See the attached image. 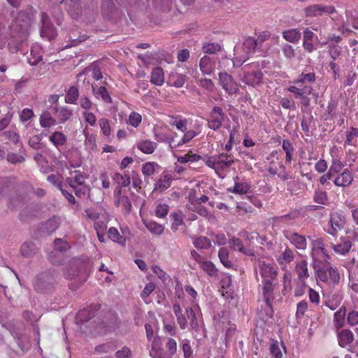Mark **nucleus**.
I'll return each mask as SVG.
<instances>
[{"label": "nucleus", "mask_w": 358, "mask_h": 358, "mask_svg": "<svg viewBox=\"0 0 358 358\" xmlns=\"http://www.w3.org/2000/svg\"><path fill=\"white\" fill-rule=\"evenodd\" d=\"M55 271L48 270L38 274L33 281L34 289L38 293H48L54 288L56 278Z\"/></svg>", "instance_id": "nucleus-4"}, {"label": "nucleus", "mask_w": 358, "mask_h": 358, "mask_svg": "<svg viewBox=\"0 0 358 358\" xmlns=\"http://www.w3.org/2000/svg\"><path fill=\"white\" fill-rule=\"evenodd\" d=\"M193 244L197 249H208L211 247V241L206 236H201L194 240Z\"/></svg>", "instance_id": "nucleus-55"}, {"label": "nucleus", "mask_w": 358, "mask_h": 358, "mask_svg": "<svg viewBox=\"0 0 358 358\" xmlns=\"http://www.w3.org/2000/svg\"><path fill=\"white\" fill-rule=\"evenodd\" d=\"M313 201L320 205H327L328 196L327 193L320 189H315L313 194Z\"/></svg>", "instance_id": "nucleus-54"}, {"label": "nucleus", "mask_w": 358, "mask_h": 358, "mask_svg": "<svg viewBox=\"0 0 358 358\" xmlns=\"http://www.w3.org/2000/svg\"><path fill=\"white\" fill-rule=\"evenodd\" d=\"M274 281L275 280H262V284L260 285L264 301L270 308H272L273 302L275 299L274 289L275 284Z\"/></svg>", "instance_id": "nucleus-13"}, {"label": "nucleus", "mask_w": 358, "mask_h": 358, "mask_svg": "<svg viewBox=\"0 0 358 358\" xmlns=\"http://www.w3.org/2000/svg\"><path fill=\"white\" fill-rule=\"evenodd\" d=\"M136 148L146 155L152 154L157 148V143L148 139L140 140Z\"/></svg>", "instance_id": "nucleus-31"}, {"label": "nucleus", "mask_w": 358, "mask_h": 358, "mask_svg": "<svg viewBox=\"0 0 358 358\" xmlns=\"http://www.w3.org/2000/svg\"><path fill=\"white\" fill-rule=\"evenodd\" d=\"M315 34L308 28H306L303 32V44L304 50L310 54L317 48V43L315 41Z\"/></svg>", "instance_id": "nucleus-19"}, {"label": "nucleus", "mask_w": 358, "mask_h": 358, "mask_svg": "<svg viewBox=\"0 0 358 358\" xmlns=\"http://www.w3.org/2000/svg\"><path fill=\"white\" fill-rule=\"evenodd\" d=\"M229 244L234 250L238 251L248 256H255V251L250 248L244 247L243 241L238 238L233 237L231 238Z\"/></svg>", "instance_id": "nucleus-27"}, {"label": "nucleus", "mask_w": 358, "mask_h": 358, "mask_svg": "<svg viewBox=\"0 0 358 358\" xmlns=\"http://www.w3.org/2000/svg\"><path fill=\"white\" fill-rule=\"evenodd\" d=\"M69 176L66 178L67 184L73 189L78 197L85 195L90 190L85 183L86 176L80 170L70 169Z\"/></svg>", "instance_id": "nucleus-7"}, {"label": "nucleus", "mask_w": 358, "mask_h": 358, "mask_svg": "<svg viewBox=\"0 0 358 358\" xmlns=\"http://www.w3.org/2000/svg\"><path fill=\"white\" fill-rule=\"evenodd\" d=\"M84 122L91 127H94L96 124L97 118L95 114L90 110H84L82 113Z\"/></svg>", "instance_id": "nucleus-61"}, {"label": "nucleus", "mask_w": 358, "mask_h": 358, "mask_svg": "<svg viewBox=\"0 0 358 358\" xmlns=\"http://www.w3.org/2000/svg\"><path fill=\"white\" fill-rule=\"evenodd\" d=\"M87 36L86 35L76 36V33L75 31L71 32L69 36H66V38H68L66 41V44L63 45V49L70 48L73 46H76L79 45L80 43L86 41Z\"/></svg>", "instance_id": "nucleus-38"}, {"label": "nucleus", "mask_w": 358, "mask_h": 358, "mask_svg": "<svg viewBox=\"0 0 358 358\" xmlns=\"http://www.w3.org/2000/svg\"><path fill=\"white\" fill-rule=\"evenodd\" d=\"M258 267L262 280H276L278 271L273 264L267 263L265 261H259Z\"/></svg>", "instance_id": "nucleus-16"}, {"label": "nucleus", "mask_w": 358, "mask_h": 358, "mask_svg": "<svg viewBox=\"0 0 358 358\" xmlns=\"http://www.w3.org/2000/svg\"><path fill=\"white\" fill-rule=\"evenodd\" d=\"M142 122V116L139 113L136 111H132L129 115L128 119L126 121V123L128 125L133 127L134 128H137L139 127Z\"/></svg>", "instance_id": "nucleus-52"}, {"label": "nucleus", "mask_w": 358, "mask_h": 358, "mask_svg": "<svg viewBox=\"0 0 358 358\" xmlns=\"http://www.w3.org/2000/svg\"><path fill=\"white\" fill-rule=\"evenodd\" d=\"M173 310L181 329H185L187 327V321L189 320L191 328L197 331L199 323L195 313L192 308H187L185 312H183L180 306L175 303L173 306Z\"/></svg>", "instance_id": "nucleus-5"}, {"label": "nucleus", "mask_w": 358, "mask_h": 358, "mask_svg": "<svg viewBox=\"0 0 358 358\" xmlns=\"http://www.w3.org/2000/svg\"><path fill=\"white\" fill-rule=\"evenodd\" d=\"M354 178L352 172L348 169H345L343 172L336 175L334 180V184L336 187H347L353 182Z\"/></svg>", "instance_id": "nucleus-21"}, {"label": "nucleus", "mask_w": 358, "mask_h": 358, "mask_svg": "<svg viewBox=\"0 0 358 358\" xmlns=\"http://www.w3.org/2000/svg\"><path fill=\"white\" fill-rule=\"evenodd\" d=\"M284 235L286 239L294 245L296 249L299 250H305L306 249L307 241L304 236L291 231H285Z\"/></svg>", "instance_id": "nucleus-18"}, {"label": "nucleus", "mask_w": 358, "mask_h": 358, "mask_svg": "<svg viewBox=\"0 0 358 358\" xmlns=\"http://www.w3.org/2000/svg\"><path fill=\"white\" fill-rule=\"evenodd\" d=\"M346 315V308L345 306H342L337 310L334 315V325L339 329L344 326L345 320Z\"/></svg>", "instance_id": "nucleus-42"}, {"label": "nucleus", "mask_w": 358, "mask_h": 358, "mask_svg": "<svg viewBox=\"0 0 358 358\" xmlns=\"http://www.w3.org/2000/svg\"><path fill=\"white\" fill-rule=\"evenodd\" d=\"M282 147L286 154L285 162L290 163L291 161L292 160V157L294 150L292 144L288 139H283L282 142Z\"/></svg>", "instance_id": "nucleus-50"}, {"label": "nucleus", "mask_w": 358, "mask_h": 358, "mask_svg": "<svg viewBox=\"0 0 358 358\" xmlns=\"http://www.w3.org/2000/svg\"><path fill=\"white\" fill-rule=\"evenodd\" d=\"M150 82L155 85L162 86L164 83V73L162 68L155 67L150 75Z\"/></svg>", "instance_id": "nucleus-40"}, {"label": "nucleus", "mask_w": 358, "mask_h": 358, "mask_svg": "<svg viewBox=\"0 0 358 358\" xmlns=\"http://www.w3.org/2000/svg\"><path fill=\"white\" fill-rule=\"evenodd\" d=\"M229 252L227 248H222L220 249L218 252V257L222 264L226 268H231L232 266V262L229 258Z\"/></svg>", "instance_id": "nucleus-56"}, {"label": "nucleus", "mask_w": 358, "mask_h": 358, "mask_svg": "<svg viewBox=\"0 0 358 358\" xmlns=\"http://www.w3.org/2000/svg\"><path fill=\"white\" fill-rule=\"evenodd\" d=\"M234 157L227 153H220L208 157L205 162L206 165L213 169L219 176L227 171L234 163Z\"/></svg>", "instance_id": "nucleus-2"}, {"label": "nucleus", "mask_w": 358, "mask_h": 358, "mask_svg": "<svg viewBox=\"0 0 358 358\" xmlns=\"http://www.w3.org/2000/svg\"><path fill=\"white\" fill-rule=\"evenodd\" d=\"M202 159V157L198 154L194 153L192 150H189L185 155L177 157V162L180 164L188 162H195Z\"/></svg>", "instance_id": "nucleus-49"}, {"label": "nucleus", "mask_w": 358, "mask_h": 358, "mask_svg": "<svg viewBox=\"0 0 358 358\" xmlns=\"http://www.w3.org/2000/svg\"><path fill=\"white\" fill-rule=\"evenodd\" d=\"M55 251L52 252L49 255V259L53 264H59V262H56L53 259V257L58 255L59 259H62L64 255L62 254V252L66 251L69 245L68 243L63 239L61 238H56L55 241Z\"/></svg>", "instance_id": "nucleus-23"}, {"label": "nucleus", "mask_w": 358, "mask_h": 358, "mask_svg": "<svg viewBox=\"0 0 358 358\" xmlns=\"http://www.w3.org/2000/svg\"><path fill=\"white\" fill-rule=\"evenodd\" d=\"M119 187H115L113 192L115 204L117 207L122 208L124 214H129L132 208L130 199L127 195H123Z\"/></svg>", "instance_id": "nucleus-15"}, {"label": "nucleus", "mask_w": 358, "mask_h": 358, "mask_svg": "<svg viewBox=\"0 0 358 358\" xmlns=\"http://www.w3.org/2000/svg\"><path fill=\"white\" fill-rule=\"evenodd\" d=\"M157 166L158 164L155 162H146L142 166V173L145 176H151L154 174Z\"/></svg>", "instance_id": "nucleus-63"}, {"label": "nucleus", "mask_w": 358, "mask_h": 358, "mask_svg": "<svg viewBox=\"0 0 358 358\" xmlns=\"http://www.w3.org/2000/svg\"><path fill=\"white\" fill-rule=\"evenodd\" d=\"M48 140L59 151H61L67 143V136L62 131H55L50 135Z\"/></svg>", "instance_id": "nucleus-25"}, {"label": "nucleus", "mask_w": 358, "mask_h": 358, "mask_svg": "<svg viewBox=\"0 0 358 358\" xmlns=\"http://www.w3.org/2000/svg\"><path fill=\"white\" fill-rule=\"evenodd\" d=\"M30 65H36L42 59V50L37 45L32 46L30 50V56L27 58Z\"/></svg>", "instance_id": "nucleus-43"}, {"label": "nucleus", "mask_w": 358, "mask_h": 358, "mask_svg": "<svg viewBox=\"0 0 358 358\" xmlns=\"http://www.w3.org/2000/svg\"><path fill=\"white\" fill-rule=\"evenodd\" d=\"M345 166L340 159H333L329 171L333 174L340 173L342 169Z\"/></svg>", "instance_id": "nucleus-64"}, {"label": "nucleus", "mask_w": 358, "mask_h": 358, "mask_svg": "<svg viewBox=\"0 0 358 358\" xmlns=\"http://www.w3.org/2000/svg\"><path fill=\"white\" fill-rule=\"evenodd\" d=\"M173 179L171 174L163 172L156 184L155 189L160 192L167 189L171 186Z\"/></svg>", "instance_id": "nucleus-37"}, {"label": "nucleus", "mask_w": 358, "mask_h": 358, "mask_svg": "<svg viewBox=\"0 0 358 358\" xmlns=\"http://www.w3.org/2000/svg\"><path fill=\"white\" fill-rule=\"evenodd\" d=\"M92 91L96 99H101L106 103H112L113 99L107 89L104 86L98 87L96 84L92 85Z\"/></svg>", "instance_id": "nucleus-28"}, {"label": "nucleus", "mask_w": 358, "mask_h": 358, "mask_svg": "<svg viewBox=\"0 0 358 358\" xmlns=\"http://www.w3.org/2000/svg\"><path fill=\"white\" fill-rule=\"evenodd\" d=\"M338 341L341 347L345 348L354 341V334L349 329H343L338 334Z\"/></svg>", "instance_id": "nucleus-36"}, {"label": "nucleus", "mask_w": 358, "mask_h": 358, "mask_svg": "<svg viewBox=\"0 0 358 358\" xmlns=\"http://www.w3.org/2000/svg\"><path fill=\"white\" fill-rule=\"evenodd\" d=\"M243 50L248 55L253 54L257 50L260 49L257 43V41H255V38L252 36H249L245 38L243 43Z\"/></svg>", "instance_id": "nucleus-47"}, {"label": "nucleus", "mask_w": 358, "mask_h": 358, "mask_svg": "<svg viewBox=\"0 0 358 358\" xmlns=\"http://www.w3.org/2000/svg\"><path fill=\"white\" fill-rule=\"evenodd\" d=\"M144 224L148 231L152 234L160 235L164 230V228L162 224H158L154 221H145Z\"/></svg>", "instance_id": "nucleus-53"}, {"label": "nucleus", "mask_w": 358, "mask_h": 358, "mask_svg": "<svg viewBox=\"0 0 358 358\" xmlns=\"http://www.w3.org/2000/svg\"><path fill=\"white\" fill-rule=\"evenodd\" d=\"M61 3L65 4V8L73 20H78L82 13L80 0H62Z\"/></svg>", "instance_id": "nucleus-22"}, {"label": "nucleus", "mask_w": 358, "mask_h": 358, "mask_svg": "<svg viewBox=\"0 0 358 358\" xmlns=\"http://www.w3.org/2000/svg\"><path fill=\"white\" fill-rule=\"evenodd\" d=\"M350 145L357 147L358 145V128L350 127L345 131V140L344 146Z\"/></svg>", "instance_id": "nucleus-32"}, {"label": "nucleus", "mask_w": 358, "mask_h": 358, "mask_svg": "<svg viewBox=\"0 0 358 358\" xmlns=\"http://www.w3.org/2000/svg\"><path fill=\"white\" fill-rule=\"evenodd\" d=\"M346 224V218L341 213L333 212L329 215V227L326 231L334 236L337 235V233L342 230Z\"/></svg>", "instance_id": "nucleus-9"}, {"label": "nucleus", "mask_w": 358, "mask_h": 358, "mask_svg": "<svg viewBox=\"0 0 358 358\" xmlns=\"http://www.w3.org/2000/svg\"><path fill=\"white\" fill-rule=\"evenodd\" d=\"M80 95L79 90L76 86H71L66 91L64 101L66 103L76 104Z\"/></svg>", "instance_id": "nucleus-46"}, {"label": "nucleus", "mask_w": 358, "mask_h": 358, "mask_svg": "<svg viewBox=\"0 0 358 358\" xmlns=\"http://www.w3.org/2000/svg\"><path fill=\"white\" fill-rule=\"evenodd\" d=\"M263 73L261 71L246 72L243 76V81L248 85L256 86L261 83Z\"/></svg>", "instance_id": "nucleus-30"}, {"label": "nucleus", "mask_w": 358, "mask_h": 358, "mask_svg": "<svg viewBox=\"0 0 358 358\" xmlns=\"http://www.w3.org/2000/svg\"><path fill=\"white\" fill-rule=\"evenodd\" d=\"M282 52L287 59H292L295 57V50L294 47L288 43H282L280 46Z\"/></svg>", "instance_id": "nucleus-59"}, {"label": "nucleus", "mask_w": 358, "mask_h": 358, "mask_svg": "<svg viewBox=\"0 0 358 358\" xmlns=\"http://www.w3.org/2000/svg\"><path fill=\"white\" fill-rule=\"evenodd\" d=\"M199 66L203 75H210L214 70L213 64L208 56L201 57Z\"/></svg>", "instance_id": "nucleus-44"}, {"label": "nucleus", "mask_w": 358, "mask_h": 358, "mask_svg": "<svg viewBox=\"0 0 358 358\" xmlns=\"http://www.w3.org/2000/svg\"><path fill=\"white\" fill-rule=\"evenodd\" d=\"M20 252L22 256L29 257L36 253V247L32 242H26L22 245Z\"/></svg>", "instance_id": "nucleus-57"}, {"label": "nucleus", "mask_w": 358, "mask_h": 358, "mask_svg": "<svg viewBox=\"0 0 358 358\" xmlns=\"http://www.w3.org/2000/svg\"><path fill=\"white\" fill-rule=\"evenodd\" d=\"M237 180H238V177H236L234 178L235 182L234 187L228 188L227 191L239 195L248 193L250 189V185L246 182H238L236 181Z\"/></svg>", "instance_id": "nucleus-33"}, {"label": "nucleus", "mask_w": 358, "mask_h": 358, "mask_svg": "<svg viewBox=\"0 0 358 358\" xmlns=\"http://www.w3.org/2000/svg\"><path fill=\"white\" fill-rule=\"evenodd\" d=\"M308 309V303L306 300H302L296 305V317L302 319Z\"/></svg>", "instance_id": "nucleus-62"}, {"label": "nucleus", "mask_w": 358, "mask_h": 358, "mask_svg": "<svg viewBox=\"0 0 358 358\" xmlns=\"http://www.w3.org/2000/svg\"><path fill=\"white\" fill-rule=\"evenodd\" d=\"M31 15L25 11H20L10 26V38L8 48L11 53L22 52V47L29 36L31 24Z\"/></svg>", "instance_id": "nucleus-1"}, {"label": "nucleus", "mask_w": 358, "mask_h": 358, "mask_svg": "<svg viewBox=\"0 0 358 358\" xmlns=\"http://www.w3.org/2000/svg\"><path fill=\"white\" fill-rule=\"evenodd\" d=\"M60 220L58 217L53 216L43 225V231L48 234L54 232L59 226Z\"/></svg>", "instance_id": "nucleus-45"}, {"label": "nucleus", "mask_w": 358, "mask_h": 358, "mask_svg": "<svg viewBox=\"0 0 358 358\" xmlns=\"http://www.w3.org/2000/svg\"><path fill=\"white\" fill-rule=\"evenodd\" d=\"M294 257L295 255L294 251L288 246H286L281 254L277 257L276 260L281 266V268L285 270L287 266L294 261Z\"/></svg>", "instance_id": "nucleus-24"}, {"label": "nucleus", "mask_w": 358, "mask_h": 358, "mask_svg": "<svg viewBox=\"0 0 358 358\" xmlns=\"http://www.w3.org/2000/svg\"><path fill=\"white\" fill-rule=\"evenodd\" d=\"M293 85L288 87L287 90L295 95L311 94L313 87L310 85L303 83L300 79L293 81Z\"/></svg>", "instance_id": "nucleus-20"}, {"label": "nucleus", "mask_w": 358, "mask_h": 358, "mask_svg": "<svg viewBox=\"0 0 358 358\" xmlns=\"http://www.w3.org/2000/svg\"><path fill=\"white\" fill-rule=\"evenodd\" d=\"M219 83L222 89L229 95L236 94L239 90L238 84L234 80L233 77L227 73H219Z\"/></svg>", "instance_id": "nucleus-12"}, {"label": "nucleus", "mask_w": 358, "mask_h": 358, "mask_svg": "<svg viewBox=\"0 0 358 358\" xmlns=\"http://www.w3.org/2000/svg\"><path fill=\"white\" fill-rule=\"evenodd\" d=\"M282 36L287 41L292 43H297L301 39V34L298 29H290L283 31Z\"/></svg>", "instance_id": "nucleus-39"}, {"label": "nucleus", "mask_w": 358, "mask_h": 358, "mask_svg": "<svg viewBox=\"0 0 358 358\" xmlns=\"http://www.w3.org/2000/svg\"><path fill=\"white\" fill-rule=\"evenodd\" d=\"M52 108L57 123L64 124L73 116V110L69 106L56 105Z\"/></svg>", "instance_id": "nucleus-17"}, {"label": "nucleus", "mask_w": 358, "mask_h": 358, "mask_svg": "<svg viewBox=\"0 0 358 358\" xmlns=\"http://www.w3.org/2000/svg\"><path fill=\"white\" fill-rule=\"evenodd\" d=\"M340 241L341 242L337 244L331 243L330 247L336 253L344 255L349 252L352 247V243L348 237H341Z\"/></svg>", "instance_id": "nucleus-26"}, {"label": "nucleus", "mask_w": 358, "mask_h": 358, "mask_svg": "<svg viewBox=\"0 0 358 358\" xmlns=\"http://www.w3.org/2000/svg\"><path fill=\"white\" fill-rule=\"evenodd\" d=\"M225 117V113L221 107L214 106L207 120L208 127L214 131L219 129L222 127Z\"/></svg>", "instance_id": "nucleus-10"}, {"label": "nucleus", "mask_w": 358, "mask_h": 358, "mask_svg": "<svg viewBox=\"0 0 358 358\" xmlns=\"http://www.w3.org/2000/svg\"><path fill=\"white\" fill-rule=\"evenodd\" d=\"M328 52L332 61H336L342 55V48L338 45H329Z\"/></svg>", "instance_id": "nucleus-60"}, {"label": "nucleus", "mask_w": 358, "mask_h": 358, "mask_svg": "<svg viewBox=\"0 0 358 358\" xmlns=\"http://www.w3.org/2000/svg\"><path fill=\"white\" fill-rule=\"evenodd\" d=\"M99 126L102 136L106 138H109L112 133L110 120L108 118L101 117L99 120Z\"/></svg>", "instance_id": "nucleus-48"}, {"label": "nucleus", "mask_w": 358, "mask_h": 358, "mask_svg": "<svg viewBox=\"0 0 358 358\" xmlns=\"http://www.w3.org/2000/svg\"><path fill=\"white\" fill-rule=\"evenodd\" d=\"M199 265L200 268L208 275L214 277L217 275V270L210 261L204 259Z\"/></svg>", "instance_id": "nucleus-51"}, {"label": "nucleus", "mask_w": 358, "mask_h": 358, "mask_svg": "<svg viewBox=\"0 0 358 358\" xmlns=\"http://www.w3.org/2000/svg\"><path fill=\"white\" fill-rule=\"evenodd\" d=\"M90 264L88 262L80 259H73L64 271V275L69 280L78 278L80 282H83L86 280Z\"/></svg>", "instance_id": "nucleus-6"}, {"label": "nucleus", "mask_w": 358, "mask_h": 358, "mask_svg": "<svg viewBox=\"0 0 358 358\" xmlns=\"http://www.w3.org/2000/svg\"><path fill=\"white\" fill-rule=\"evenodd\" d=\"M317 278L330 285H338L340 281V273L336 267L331 266L329 262L321 264H314Z\"/></svg>", "instance_id": "nucleus-3"}, {"label": "nucleus", "mask_w": 358, "mask_h": 358, "mask_svg": "<svg viewBox=\"0 0 358 358\" xmlns=\"http://www.w3.org/2000/svg\"><path fill=\"white\" fill-rule=\"evenodd\" d=\"M112 178L117 184L116 187H119L120 192H122V187H128L131 183V176L127 173L121 174L116 172L113 175Z\"/></svg>", "instance_id": "nucleus-34"}, {"label": "nucleus", "mask_w": 358, "mask_h": 358, "mask_svg": "<svg viewBox=\"0 0 358 358\" xmlns=\"http://www.w3.org/2000/svg\"><path fill=\"white\" fill-rule=\"evenodd\" d=\"M108 238L114 242L120 244H124L126 239L120 235L118 230L115 227H110L108 231Z\"/></svg>", "instance_id": "nucleus-58"}, {"label": "nucleus", "mask_w": 358, "mask_h": 358, "mask_svg": "<svg viewBox=\"0 0 358 358\" xmlns=\"http://www.w3.org/2000/svg\"><path fill=\"white\" fill-rule=\"evenodd\" d=\"M312 257L314 264H321L328 262L330 257L324 248L323 241L317 238L312 242Z\"/></svg>", "instance_id": "nucleus-8"}, {"label": "nucleus", "mask_w": 358, "mask_h": 358, "mask_svg": "<svg viewBox=\"0 0 358 358\" xmlns=\"http://www.w3.org/2000/svg\"><path fill=\"white\" fill-rule=\"evenodd\" d=\"M41 36L50 41L57 36V30L51 22L49 15L46 13H42L41 15Z\"/></svg>", "instance_id": "nucleus-11"}, {"label": "nucleus", "mask_w": 358, "mask_h": 358, "mask_svg": "<svg viewBox=\"0 0 358 358\" xmlns=\"http://www.w3.org/2000/svg\"><path fill=\"white\" fill-rule=\"evenodd\" d=\"M295 271L299 280L305 285L306 280L309 277L308 262L306 260L298 261L295 266Z\"/></svg>", "instance_id": "nucleus-29"}, {"label": "nucleus", "mask_w": 358, "mask_h": 358, "mask_svg": "<svg viewBox=\"0 0 358 358\" xmlns=\"http://www.w3.org/2000/svg\"><path fill=\"white\" fill-rule=\"evenodd\" d=\"M334 8L324 4H313L306 6L304 13L306 17H315L322 16L324 14H330L333 12Z\"/></svg>", "instance_id": "nucleus-14"}, {"label": "nucleus", "mask_w": 358, "mask_h": 358, "mask_svg": "<svg viewBox=\"0 0 358 358\" xmlns=\"http://www.w3.org/2000/svg\"><path fill=\"white\" fill-rule=\"evenodd\" d=\"M186 80V76L178 74L177 73H171L168 78V84L176 87H181L184 85Z\"/></svg>", "instance_id": "nucleus-41"}, {"label": "nucleus", "mask_w": 358, "mask_h": 358, "mask_svg": "<svg viewBox=\"0 0 358 358\" xmlns=\"http://www.w3.org/2000/svg\"><path fill=\"white\" fill-rule=\"evenodd\" d=\"M39 124L43 128H50L55 126L57 122L55 117H53L50 112L44 110L40 115Z\"/></svg>", "instance_id": "nucleus-35"}]
</instances>
